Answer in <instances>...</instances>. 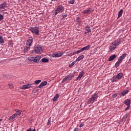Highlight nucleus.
<instances>
[{"label": "nucleus", "mask_w": 131, "mask_h": 131, "mask_svg": "<svg viewBox=\"0 0 131 131\" xmlns=\"http://www.w3.org/2000/svg\"><path fill=\"white\" fill-rule=\"evenodd\" d=\"M123 77V73H118V74L114 76L113 78H111V82H117L119 80H120L121 78Z\"/></svg>", "instance_id": "nucleus-1"}, {"label": "nucleus", "mask_w": 131, "mask_h": 131, "mask_svg": "<svg viewBox=\"0 0 131 131\" xmlns=\"http://www.w3.org/2000/svg\"><path fill=\"white\" fill-rule=\"evenodd\" d=\"M64 11V7L62 5H58L54 11V15L56 16L57 14L61 13Z\"/></svg>", "instance_id": "nucleus-2"}, {"label": "nucleus", "mask_w": 131, "mask_h": 131, "mask_svg": "<svg viewBox=\"0 0 131 131\" xmlns=\"http://www.w3.org/2000/svg\"><path fill=\"white\" fill-rule=\"evenodd\" d=\"M29 30L35 35H38L39 33V28L38 27H30Z\"/></svg>", "instance_id": "nucleus-3"}, {"label": "nucleus", "mask_w": 131, "mask_h": 131, "mask_svg": "<svg viewBox=\"0 0 131 131\" xmlns=\"http://www.w3.org/2000/svg\"><path fill=\"white\" fill-rule=\"evenodd\" d=\"M98 96L97 93L93 94L91 98L89 99L88 103H93V102H94L95 101H97V100L98 99Z\"/></svg>", "instance_id": "nucleus-4"}, {"label": "nucleus", "mask_w": 131, "mask_h": 131, "mask_svg": "<svg viewBox=\"0 0 131 131\" xmlns=\"http://www.w3.org/2000/svg\"><path fill=\"white\" fill-rule=\"evenodd\" d=\"M34 51L35 53H36V54H41V53L43 52V50L42 47L40 46L36 45L35 46L34 48Z\"/></svg>", "instance_id": "nucleus-5"}, {"label": "nucleus", "mask_w": 131, "mask_h": 131, "mask_svg": "<svg viewBox=\"0 0 131 131\" xmlns=\"http://www.w3.org/2000/svg\"><path fill=\"white\" fill-rule=\"evenodd\" d=\"M41 58V56H36L35 57H28V59L30 60V61H34L36 63H37L39 61L40 59Z\"/></svg>", "instance_id": "nucleus-6"}, {"label": "nucleus", "mask_w": 131, "mask_h": 131, "mask_svg": "<svg viewBox=\"0 0 131 131\" xmlns=\"http://www.w3.org/2000/svg\"><path fill=\"white\" fill-rule=\"evenodd\" d=\"M124 104L127 106L125 110L126 111L129 110L130 107L131 100H130V99H126L124 101Z\"/></svg>", "instance_id": "nucleus-7"}, {"label": "nucleus", "mask_w": 131, "mask_h": 131, "mask_svg": "<svg viewBox=\"0 0 131 131\" xmlns=\"http://www.w3.org/2000/svg\"><path fill=\"white\" fill-rule=\"evenodd\" d=\"M74 77V75L72 74H70L69 75H68L67 76H66V77L63 78V79L62 80V83H64V82H66V81H68V80H71L72 79V78H73Z\"/></svg>", "instance_id": "nucleus-8"}, {"label": "nucleus", "mask_w": 131, "mask_h": 131, "mask_svg": "<svg viewBox=\"0 0 131 131\" xmlns=\"http://www.w3.org/2000/svg\"><path fill=\"white\" fill-rule=\"evenodd\" d=\"M33 42V37H29L26 42V45L28 46L29 49H30V47H31V46L32 45Z\"/></svg>", "instance_id": "nucleus-9"}, {"label": "nucleus", "mask_w": 131, "mask_h": 131, "mask_svg": "<svg viewBox=\"0 0 131 131\" xmlns=\"http://www.w3.org/2000/svg\"><path fill=\"white\" fill-rule=\"evenodd\" d=\"M63 53L62 52H55V53H52V56L55 58H57L58 57H61L63 55Z\"/></svg>", "instance_id": "nucleus-10"}, {"label": "nucleus", "mask_w": 131, "mask_h": 131, "mask_svg": "<svg viewBox=\"0 0 131 131\" xmlns=\"http://www.w3.org/2000/svg\"><path fill=\"white\" fill-rule=\"evenodd\" d=\"M34 84V83H28V84H25V85H23L20 89L22 90H26V89H30L31 87H32V85Z\"/></svg>", "instance_id": "nucleus-11"}, {"label": "nucleus", "mask_w": 131, "mask_h": 131, "mask_svg": "<svg viewBox=\"0 0 131 131\" xmlns=\"http://www.w3.org/2000/svg\"><path fill=\"white\" fill-rule=\"evenodd\" d=\"M94 10H93V9L91 8V7H89V8L87 9V10H83L82 13L83 14H90V12H93Z\"/></svg>", "instance_id": "nucleus-12"}, {"label": "nucleus", "mask_w": 131, "mask_h": 131, "mask_svg": "<svg viewBox=\"0 0 131 131\" xmlns=\"http://www.w3.org/2000/svg\"><path fill=\"white\" fill-rule=\"evenodd\" d=\"M121 39H117V40L114 41V45L115 46V49H116L117 47L120 45L121 43Z\"/></svg>", "instance_id": "nucleus-13"}, {"label": "nucleus", "mask_w": 131, "mask_h": 131, "mask_svg": "<svg viewBox=\"0 0 131 131\" xmlns=\"http://www.w3.org/2000/svg\"><path fill=\"white\" fill-rule=\"evenodd\" d=\"M84 74H85V72L83 71H82V72L80 73V74H79L78 77H77L76 78L77 80H80L82 77L83 75H84Z\"/></svg>", "instance_id": "nucleus-14"}, {"label": "nucleus", "mask_w": 131, "mask_h": 131, "mask_svg": "<svg viewBox=\"0 0 131 131\" xmlns=\"http://www.w3.org/2000/svg\"><path fill=\"white\" fill-rule=\"evenodd\" d=\"M127 54L125 53H123V54L120 57H119L120 64L122 61V60H123L124 58H125V57L127 56Z\"/></svg>", "instance_id": "nucleus-15"}, {"label": "nucleus", "mask_w": 131, "mask_h": 131, "mask_svg": "<svg viewBox=\"0 0 131 131\" xmlns=\"http://www.w3.org/2000/svg\"><path fill=\"white\" fill-rule=\"evenodd\" d=\"M129 92V91L127 89L124 90L123 91L121 92V96H122V97H124L125 95H127V94Z\"/></svg>", "instance_id": "nucleus-16"}, {"label": "nucleus", "mask_w": 131, "mask_h": 131, "mask_svg": "<svg viewBox=\"0 0 131 131\" xmlns=\"http://www.w3.org/2000/svg\"><path fill=\"white\" fill-rule=\"evenodd\" d=\"M116 49L115 46V42H113L112 44H111L110 46V52H113L114 50Z\"/></svg>", "instance_id": "nucleus-17"}, {"label": "nucleus", "mask_w": 131, "mask_h": 131, "mask_svg": "<svg viewBox=\"0 0 131 131\" xmlns=\"http://www.w3.org/2000/svg\"><path fill=\"white\" fill-rule=\"evenodd\" d=\"M7 7V4L6 2L3 3L1 5H0V10H2V9H5Z\"/></svg>", "instance_id": "nucleus-18"}, {"label": "nucleus", "mask_w": 131, "mask_h": 131, "mask_svg": "<svg viewBox=\"0 0 131 131\" xmlns=\"http://www.w3.org/2000/svg\"><path fill=\"white\" fill-rule=\"evenodd\" d=\"M116 58L117 55H116V54H113V55H111V56H110L108 61H113L114 59H116Z\"/></svg>", "instance_id": "nucleus-19"}, {"label": "nucleus", "mask_w": 131, "mask_h": 131, "mask_svg": "<svg viewBox=\"0 0 131 131\" xmlns=\"http://www.w3.org/2000/svg\"><path fill=\"white\" fill-rule=\"evenodd\" d=\"M15 117H18L21 115V113L22 112L21 110H15Z\"/></svg>", "instance_id": "nucleus-20"}, {"label": "nucleus", "mask_w": 131, "mask_h": 131, "mask_svg": "<svg viewBox=\"0 0 131 131\" xmlns=\"http://www.w3.org/2000/svg\"><path fill=\"white\" fill-rule=\"evenodd\" d=\"M91 32L90 27H85V34L87 35L89 33Z\"/></svg>", "instance_id": "nucleus-21"}, {"label": "nucleus", "mask_w": 131, "mask_h": 131, "mask_svg": "<svg viewBox=\"0 0 131 131\" xmlns=\"http://www.w3.org/2000/svg\"><path fill=\"white\" fill-rule=\"evenodd\" d=\"M47 81H44V82H42L38 86V88H41V87H43V86L47 85Z\"/></svg>", "instance_id": "nucleus-22"}, {"label": "nucleus", "mask_w": 131, "mask_h": 131, "mask_svg": "<svg viewBox=\"0 0 131 131\" xmlns=\"http://www.w3.org/2000/svg\"><path fill=\"white\" fill-rule=\"evenodd\" d=\"M123 13V9H121L120 10V11H119V13H118V16L117 18H120V17H121V16H122V14Z\"/></svg>", "instance_id": "nucleus-23"}, {"label": "nucleus", "mask_w": 131, "mask_h": 131, "mask_svg": "<svg viewBox=\"0 0 131 131\" xmlns=\"http://www.w3.org/2000/svg\"><path fill=\"white\" fill-rule=\"evenodd\" d=\"M91 46L90 45H88L86 46L85 47H84V48H82V51H84V50L86 51L88 50L91 48Z\"/></svg>", "instance_id": "nucleus-24"}, {"label": "nucleus", "mask_w": 131, "mask_h": 131, "mask_svg": "<svg viewBox=\"0 0 131 131\" xmlns=\"http://www.w3.org/2000/svg\"><path fill=\"white\" fill-rule=\"evenodd\" d=\"M83 58H84V55H80V56L78 57L77 59H76V61H80V60H81Z\"/></svg>", "instance_id": "nucleus-25"}, {"label": "nucleus", "mask_w": 131, "mask_h": 131, "mask_svg": "<svg viewBox=\"0 0 131 131\" xmlns=\"http://www.w3.org/2000/svg\"><path fill=\"white\" fill-rule=\"evenodd\" d=\"M16 118V114L15 113L14 115H12L9 118V120H12L14 121V119Z\"/></svg>", "instance_id": "nucleus-26"}, {"label": "nucleus", "mask_w": 131, "mask_h": 131, "mask_svg": "<svg viewBox=\"0 0 131 131\" xmlns=\"http://www.w3.org/2000/svg\"><path fill=\"white\" fill-rule=\"evenodd\" d=\"M120 58H119L118 59V61L115 64V67H118L120 66Z\"/></svg>", "instance_id": "nucleus-27"}, {"label": "nucleus", "mask_w": 131, "mask_h": 131, "mask_svg": "<svg viewBox=\"0 0 131 131\" xmlns=\"http://www.w3.org/2000/svg\"><path fill=\"white\" fill-rule=\"evenodd\" d=\"M59 94H56V95H55V96L54 97L53 101H57L58 98H59Z\"/></svg>", "instance_id": "nucleus-28"}, {"label": "nucleus", "mask_w": 131, "mask_h": 131, "mask_svg": "<svg viewBox=\"0 0 131 131\" xmlns=\"http://www.w3.org/2000/svg\"><path fill=\"white\" fill-rule=\"evenodd\" d=\"M5 41H4V39L3 37V36H0V43L1 44H3L4 43Z\"/></svg>", "instance_id": "nucleus-29"}, {"label": "nucleus", "mask_w": 131, "mask_h": 131, "mask_svg": "<svg viewBox=\"0 0 131 131\" xmlns=\"http://www.w3.org/2000/svg\"><path fill=\"white\" fill-rule=\"evenodd\" d=\"M42 62L46 63L47 62H49V59L48 58H43L41 59Z\"/></svg>", "instance_id": "nucleus-30"}, {"label": "nucleus", "mask_w": 131, "mask_h": 131, "mask_svg": "<svg viewBox=\"0 0 131 131\" xmlns=\"http://www.w3.org/2000/svg\"><path fill=\"white\" fill-rule=\"evenodd\" d=\"M29 50V49L28 48V46L27 45V43H26V47L25 48V49L24 50V53H27V52H28Z\"/></svg>", "instance_id": "nucleus-31"}, {"label": "nucleus", "mask_w": 131, "mask_h": 131, "mask_svg": "<svg viewBox=\"0 0 131 131\" xmlns=\"http://www.w3.org/2000/svg\"><path fill=\"white\" fill-rule=\"evenodd\" d=\"M50 125H51V118H49L47 122V125L50 126Z\"/></svg>", "instance_id": "nucleus-32"}, {"label": "nucleus", "mask_w": 131, "mask_h": 131, "mask_svg": "<svg viewBox=\"0 0 131 131\" xmlns=\"http://www.w3.org/2000/svg\"><path fill=\"white\" fill-rule=\"evenodd\" d=\"M76 62H77L76 60V61L72 62V63H71V64H69V67H73V66H74V64H76Z\"/></svg>", "instance_id": "nucleus-33"}, {"label": "nucleus", "mask_w": 131, "mask_h": 131, "mask_svg": "<svg viewBox=\"0 0 131 131\" xmlns=\"http://www.w3.org/2000/svg\"><path fill=\"white\" fill-rule=\"evenodd\" d=\"M8 85H9V87L10 89L14 88V85H13L12 83H9Z\"/></svg>", "instance_id": "nucleus-34"}, {"label": "nucleus", "mask_w": 131, "mask_h": 131, "mask_svg": "<svg viewBox=\"0 0 131 131\" xmlns=\"http://www.w3.org/2000/svg\"><path fill=\"white\" fill-rule=\"evenodd\" d=\"M41 82V80H36L35 81V83L36 84H38L39 83H40Z\"/></svg>", "instance_id": "nucleus-35"}, {"label": "nucleus", "mask_w": 131, "mask_h": 131, "mask_svg": "<svg viewBox=\"0 0 131 131\" xmlns=\"http://www.w3.org/2000/svg\"><path fill=\"white\" fill-rule=\"evenodd\" d=\"M83 51V48H81L80 50L76 51V54H79L80 53H81V52Z\"/></svg>", "instance_id": "nucleus-36"}, {"label": "nucleus", "mask_w": 131, "mask_h": 131, "mask_svg": "<svg viewBox=\"0 0 131 131\" xmlns=\"http://www.w3.org/2000/svg\"><path fill=\"white\" fill-rule=\"evenodd\" d=\"M74 0H69V3L71 4V5H73L74 4Z\"/></svg>", "instance_id": "nucleus-37"}, {"label": "nucleus", "mask_w": 131, "mask_h": 131, "mask_svg": "<svg viewBox=\"0 0 131 131\" xmlns=\"http://www.w3.org/2000/svg\"><path fill=\"white\" fill-rule=\"evenodd\" d=\"M27 131H36L35 128L34 129H32V128H29Z\"/></svg>", "instance_id": "nucleus-38"}, {"label": "nucleus", "mask_w": 131, "mask_h": 131, "mask_svg": "<svg viewBox=\"0 0 131 131\" xmlns=\"http://www.w3.org/2000/svg\"><path fill=\"white\" fill-rule=\"evenodd\" d=\"M3 19H4V16L2 14H0V21H2Z\"/></svg>", "instance_id": "nucleus-39"}, {"label": "nucleus", "mask_w": 131, "mask_h": 131, "mask_svg": "<svg viewBox=\"0 0 131 131\" xmlns=\"http://www.w3.org/2000/svg\"><path fill=\"white\" fill-rule=\"evenodd\" d=\"M84 126V124H83V123H81L80 124H79V127H82L83 126Z\"/></svg>", "instance_id": "nucleus-40"}, {"label": "nucleus", "mask_w": 131, "mask_h": 131, "mask_svg": "<svg viewBox=\"0 0 131 131\" xmlns=\"http://www.w3.org/2000/svg\"><path fill=\"white\" fill-rule=\"evenodd\" d=\"M74 131H80V129H79V128H75Z\"/></svg>", "instance_id": "nucleus-41"}, {"label": "nucleus", "mask_w": 131, "mask_h": 131, "mask_svg": "<svg viewBox=\"0 0 131 131\" xmlns=\"http://www.w3.org/2000/svg\"><path fill=\"white\" fill-rule=\"evenodd\" d=\"M117 97V94H114V95H113V97L114 98H115V97Z\"/></svg>", "instance_id": "nucleus-42"}, {"label": "nucleus", "mask_w": 131, "mask_h": 131, "mask_svg": "<svg viewBox=\"0 0 131 131\" xmlns=\"http://www.w3.org/2000/svg\"><path fill=\"white\" fill-rule=\"evenodd\" d=\"M62 16H63V18H66V17H67L68 15L66 14L65 15H62Z\"/></svg>", "instance_id": "nucleus-43"}, {"label": "nucleus", "mask_w": 131, "mask_h": 131, "mask_svg": "<svg viewBox=\"0 0 131 131\" xmlns=\"http://www.w3.org/2000/svg\"><path fill=\"white\" fill-rule=\"evenodd\" d=\"M77 20H78V22H80L81 21L80 17H77Z\"/></svg>", "instance_id": "nucleus-44"}, {"label": "nucleus", "mask_w": 131, "mask_h": 131, "mask_svg": "<svg viewBox=\"0 0 131 131\" xmlns=\"http://www.w3.org/2000/svg\"><path fill=\"white\" fill-rule=\"evenodd\" d=\"M128 63H130L131 62V57L129 59V60H128Z\"/></svg>", "instance_id": "nucleus-45"}, {"label": "nucleus", "mask_w": 131, "mask_h": 131, "mask_svg": "<svg viewBox=\"0 0 131 131\" xmlns=\"http://www.w3.org/2000/svg\"><path fill=\"white\" fill-rule=\"evenodd\" d=\"M51 1H57L58 0H51Z\"/></svg>", "instance_id": "nucleus-46"}, {"label": "nucleus", "mask_w": 131, "mask_h": 131, "mask_svg": "<svg viewBox=\"0 0 131 131\" xmlns=\"http://www.w3.org/2000/svg\"><path fill=\"white\" fill-rule=\"evenodd\" d=\"M2 119H0V122H2Z\"/></svg>", "instance_id": "nucleus-47"}]
</instances>
